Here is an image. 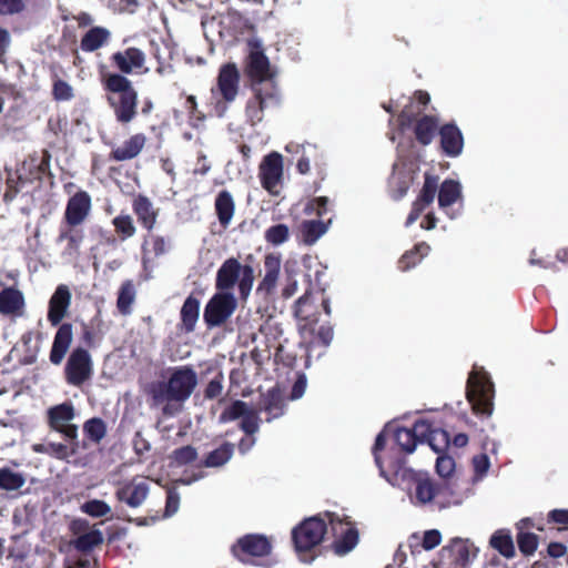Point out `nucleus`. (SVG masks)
<instances>
[{
  "instance_id": "nucleus-1",
  "label": "nucleus",
  "mask_w": 568,
  "mask_h": 568,
  "mask_svg": "<svg viewBox=\"0 0 568 568\" xmlns=\"http://www.w3.org/2000/svg\"><path fill=\"white\" fill-rule=\"evenodd\" d=\"M196 385L195 371L187 366H181L171 369L166 382L153 383L150 386V394L155 405L171 400L183 403L190 398Z\"/></svg>"
},
{
  "instance_id": "nucleus-2",
  "label": "nucleus",
  "mask_w": 568,
  "mask_h": 568,
  "mask_svg": "<svg viewBox=\"0 0 568 568\" xmlns=\"http://www.w3.org/2000/svg\"><path fill=\"white\" fill-rule=\"evenodd\" d=\"M104 88L109 92L108 102L113 108L118 121L131 122L136 114L138 93L124 75L109 73L104 77Z\"/></svg>"
},
{
  "instance_id": "nucleus-3",
  "label": "nucleus",
  "mask_w": 568,
  "mask_h": 568,
  "mask_svg": "<svg viewBox=\"0 0 568 568\" xmlns=\"http://www.w3.org/2000/svg\"><path fill=\"white\" fill-rule=\"evenodd\" d=\"M242 297L246 298L254 284V270L251 265H242L236 258L224 261L216 273V288L221 292L231 290L235 284Z\"/></svg>"
},
{
  "instance_id": "nucleus-4",
  "label": "nucleus",
  "mask_w": 568,
  "mask_h": 568,
  "mask_svg": "<svg viewBox=\"0 0 568 568\" xmlns=\"http://www.w3.org/2000/svg\"><path fill=\"white\" fill-rule=\"evenodd\" d=\"M467 398L477 414L489 416L493 412V384L485 372L474 371L469 375Z\"/></svg>"
},
{
  "instance_id": "nucleus-5",
  "label": "nucleus",
  "mask_w": 568,
  "mask_h": 568,
  "mask_svg": "<svg viewBox=\"0 0 568 568\" xmlns=\"http://www.w3.org/2000/svg\"><path fill=\"white\" fill-rule=\"evenodd\" d=\"M237 302L230 292L214 294L204 308V321L210 327L220 326L225 323L236 310Z\"/></svg>"
},
{
  "instance_id": "nucleus-6",
  "label": "nucleus",
  "mask_w": 568,
  "mask_h": 568,
  "mask_svg": "<svg viewBox=\"0 0 568 568\" xmlns=\"http://www.w3.org/2000/svg\"><path fill=\"white\" fill-rule=\"evenodd\" d=\"M326 523L320 517L304 520L293 530V539L298 552L311 550L321 544L326 532Z\"/></svg>"
},
{
  "instance_id": "nucleus-7",
  "label": "nucleus",
  "mask_w": 568,
  "mask_h": 568,
  "mask_svg": "<svg viewBox=\"0 0 568 568\" xmlns=\"http://www.w3.org/2000/svg\"><path fill=\"white\" fill-rule=\"evenodd\" d=\"M258 176L262 186L270 194L277 195L284 179L283 156L278 152L264 156L258 168Z\"/></svg>"
},
{
  "instance_id": "nucleus-8",
  "label": "nucleus",
  "mask_w": 568,
  "mask_h": 568,
  "mask_svg": "<svg viewBox=\"0 0 568 568\" xmlns=\"http://www.w3.org/2000/svg\"><path fill=\"white\" fill-rule=\"evenodd\" d=\"M241 419L240 428L246 435H254L260 429L258 412L243 400H235L220 416L223 423Z\"/></svg>"
},
{
  "instance_id": "nucleus-9",
  "label": "nucleus",
  "mask_w": 568,
  "mask_h": 568,
  "mask_svg": "<svg viewBox=\"0 0 568 568\" xmlns=\"http://www.w3.org/2000/svg\"><path fill=\"white\" fill-rule=\"evenodd\" d=\"M8 280L14 281L12 272H0V314L20 316L24 308L23 294L13 286H7Z\"/></svg>"
},
{
  "instance_id": "nucleus-10",
  "label": "nucleus",
  "mask_w": 568,
  "mask_h": 568,
  "mask_svg": "<svg viewBox=\"0 0 568 568\" xmlns=\"http://www.w3.org/2000/svg\"><path fill=\"white\" fill-rule=\"evenodd\" d=\"M271 551V542L263 535H246L232 547L233 555L241 561L247 562L251 557H263Z\"/></svg>"
},
{
  "instance_id": "nucleus-11",
  "label": "nucleus",
  "mask_w": 568,
  "mask_h": 568,
  "mask_svg": "<svg viewBox=\"0 0 568 568\" xmlns=\"http://www.w3.org/2000/svg\"><path fill=\"white\" fill-rule=\"evenodd\" d=\"M326 517L334 535L337 537L334 544L335 552L345 555L354 549L358 542V534L351 523H344L335 514H327Z\"/></svg>"
},
{
  "instance_id": "nucleus-12",
  "label": "nucleus",
  "mask_w": 568,
  "mask_h": 568,
  "mask_svg": "<svg viewBox=\"0 0 568 568\" xmlns=\"http://www.w3.org/2000/svg\"><path fill=\"white\" fill-rule=\"evenodd\" d=\"M48 415L52 428L64 434L68 438H77L78 427L72 424V420L75 417L72 404L62 403L60 405H55L48 410Z\"/></svg>"
},
{
  "instance_id": "nucleus-13",
  "label": "nucleus",
  "mask_w": 568,
  "mask_h": 568,
  "mask_svg": "<svg viewBox=\"0 0 568 568\" xmlns=\"http://www.w3.org/2000/svg\"><path fill=\"white\" fill-rule=\"evenodd\" d=\"M91 358L83 348H77L68 359L65 372L68 382L72 385H81L91 375Z\"/></svg>"
},
{
  "instance_id": "nucleus-14",
  "label": "nucleus",
  "mask_w": 568,
  "mask_h": 568,
  "mask_svg": "<svg viewBox=\"0 0 568 568\" xmlns=\"http://www.w3.org/2000/svg\"><path fill=\"white\" fill-rule=\"evenodd\" d=\"M149 491L150 487L146 480L135 477L128 483L120 484L115 496L120 501L125 503L132 508H136L144 503Z\"/></svg>"
},
{
  "instance_id": "nucleus-15",
  "label": "nucleus",
  "mask_w": 568,
  "mask_h": 568,
  "mask_svg": "<svg viewBox=\"0 0 568 568\" xmlns=\"http://www.w3.org/2000/svg\"><path fill=\"white\" fill-rule=\"evenodd\" d=\"M430 429V424L427 420L420 419L415 423L413 429L399 428L396 430L395 438L402 449L412 454L418 443L424 442Z\"/></svg>"
},
{
  "instance_id": "nucleus-16",
  "label": "nucleus",
  "mask_w": 568,
  "mask_h": 568,
  "mask_svg": "<svg viewBox=\"0 0 568 568\" xmlns=\"http://www.w3.org/2000/svg\"><path fill=\"white\" fill-rule=\"evenodd\" d=\"M72 294L70 288L61 284L57 287L49 301L48 321L58 325L67 315L71 305Z\"/></svg>"
},
{
  "instance_id": "nucleus-17",
  "label": "nucleus",
  "mask_w": 568,
  "mask_h": 568,
  "mask_svg": "<svg viewBox=\"0 0 568 568\" xmlns=\"http://www.w3.org/2000/svg\"><path fill=\"white\" fill-rule=\"evenodd\" d=\"M240 74L234 64H225L217 77V92L226 102H232L239 92Z\"/></svg>"
},
{
  "instance_id": "nucleus-18",
  "label": "nucleus",
  "mask_w": 568,
  "mask_h": 568,
  "mask_svg": "<svg viewBox=\"0 0 568 568\" xmlns=\"http://www.w3.org/2000/svg\"><path fill=\"white\" fill-rule=\"evenodd\" d=\"M91 210V197L87 192L75 193L68 202L65 209V220L70 225L81 224Z\"/></svg>"
},
{
  "instance_id": "nucleus-19",
  "label": "nucleus",
  "mask_w": 568,
  "mask_h": 568,
  "mask_svg": "<svg viewBox=\"0 0 568 568\" xmlns=\"http://www.w3.org/2000/svg\"><path fill=\"white\" fill-rule=\"evenodd\" d=\"M112 61L123 73H132L145 63V54L136 48H128L112 55Z\"/></svg>"
},
{
  "instance_id": "nucleus-20",
  "label": "nucleus",
  "mask_w": 568,
  "mask_h": 568,
  "mask_svg": "<svg viewBox=\"0 0 568 568\" xmlns=\"http://www.w3.org/2000/svg\"><path fill=\"white\" fill-rule=\"evenodd\" d=\"M265 274L258 284L257 292L266 295L274 293L281 271V258L276 255H267L264 262Z\"/></svg>"
},
{
  "instance_id": "nucleus-21",
  "label": "nucleus",
  "mask_w": 568,
  "mask_h": 568,
  "mask_svg": "<svg viewBox=\"0 0 568 568\" xmlns=\"http://www.w3.org/2000/svg\"><path fill=\"white\" fill-rule=\"evenodd\" d=\"M247 68L248 74L257 81H264L271 77L268 59L258 45L252 47Z\"/></svg>"
},
{
  "instance_id": "nucleus-22",
  "label": "nucleus",
  "mask_w": 568,
  "mask_h": 568,
  "mask_svg": "<svg viewBox=\"0 0 568 568\" xmlns=\"http://www.w3.org/2000/svg\"><path fill=\"white\" fill-rule=\"evenodd\" d=\"M439 133L442 148L447 155L456 156L462 153L464 140L458 128L448 124L443 126Z\"/></svg>"
},
{
  "instance_id": "nucleus-23",
  "label": "nucleus",
  "mask_w": 568,
  "mask_h": 568,
  "mask_svg": "<svg viewBox=\"0 0 568 568\" xmlns=\"http://www.w3.org/2000/svg\"><path fill=\"white\" fill-rule=\"evenodd\" d=\"M72 342L71 325L64 324L58 329L50 353V361L58 365L62 362Z\"/></svg>"
},
{
  "instance_id": "nucleus-24",
  "label": "nucleus",
  "mask_w": 568,
  "mask_h": 568,
  "mask_svg": "<svg viewBox=\"0 0 568 568\" xmlns=\"http://www.w3.org/2000/svg\"><path fill=\"white\" fill-rule=\"evenodd\" d=\"M412 476L415 484L414 495L410 496L413 503L419 505L430 503L436 495L432 480L425 474H413Z\"/></svg>"
},
{
  "instance_id": "nucleus-25",
  "label": "nucleus",
  "mask_w": 568,
  "mask_h": 568,
  "mask_svg": "<svg viewBox=\"0 0 568 568\" xmlns=\"http://www.w3.org/2000/svg\"><path fill=\"white\" fill-rule=\"evenodd\" d=\"M111 37L109 29L103 27H93L88 30L80 42V48L84 52H93L105 45Z\"/></svg>"
},
{
  "instance_id": "nucleus-26",
  "label": "nucleus",
  "mask_w": 568,
  "mask_h": 568,
  "mask_svg": "<svg viewBox=\"0 0 568 568\" xmlns=\"http://www.w3.org/2000/svg\"><path fill=\"white\" fill-rule=\"evenodd\" d=\"M143 134H135L125 141L122 145L112 151V155L118 161H125L135 158L145 144Z\"/></svg>"
},
{
  "instance_id": "nucleus-27",
  "label": "nucleus",
  "mask_w": 568,
  "mask_h": 568,
  "mask_svg": "<svg viewBox=\"0 0 568 568\" xmlns=\"http://www.w3.org/2000/svg\"><path fill=\"white\" fill-rule=\"evenodd\" d=\"M215 211L221 225L224 227L229 226L235 212V203L230 192L221 191L217 194L215 199Z\"/></svg>"
},
{
  "instance_id": "nucleus-28",
  "label": "nucleus",
  "mask_w": 568,
  "mask_h": 568,
  "mask_svg": "<svg viewBox=\"0 0 568 568\" xmlns=\"http://www.w3.org/2000/svg\"><path fill=\"white\" fill-rule=\"evenodd\" d=\"M327 231L328 224L318 220L303 221L300 224V234L306 245L315 244Z\"/></svg>"
},
{
  "instance_id": "nucleus-29",
  "label": "nucleus",
  "mask_w": 568,
  "mask_h": 568,
  "mask_svg": "<svg viewBox=\"0 0 568 568\" xmlns=\"http://www.w3.org/2000/svg\"><path fill=\"white\" fill-rule=\"evenodd\" d=\"M462 197V185L455 180H445L438 191V204L447 210Z\"/></svg>"
},
{
  "instance_id": "nucleus-30",
  "label": "nucleus",
  "mask_w": 568,
  "mask_h": 568,
  "mask_svg": "<svg viewBox=\"0 0 568 568\" xmlns=\"http://www.w3.org/2000/svg\"><path fill=\"white\" fill-rule=\"evenodd\" d=\"M490 546L506 558L515 555V546L509 530L499 529L490 538Z\"/></svg>"
},
{
  "instance_id": "nucleus-31",
  "label": "nucleus",
  "mask_w": 568,
  "mask_h": 568,
  "mask_svg": "<svg viewBox=\"0 0 568 568\" xmlns=\"http://www.w3.org/2000/svg\"><path fill=\"white\" fill-rule=\"evenodd\" d=\"M529 525V518H524L517 524V527L519 529V534L517 537L518 547L524 555H532L538 547L537 536L531 532L524 531V529L528 528Z\"/></svg>"
},
{
  "instance_id": "nucleus-32",
  "label": "nucleus",
  "mask_w": 568,
  "mask_h": 568,
  "mask_svg": "<svg viewBox=\"0 0 568 568\" xmlns=\"http://www.w3.org/2000/svg\"><path fill=\"white\" fill-rule=\"evenodd\" d=\"M199 316H200V302L196 298L189 296L185 300V302L181 308L182 324L187 332H191L194 329L195 324L199 320Z\"/></svg>"
},
{
  "instance_id": "nucleus-33",
  "label": "nucleus",
  "mask_w": 568,
  "mask_h": 568,
  "mask_svg": "<svg viewBox=\"0 0 568 568\" xmlns=\"http://www.w3.org/2000/svg\"><path fill=\"white\" fill-rule=\"evenodd\" d=\"M134 212L139 221L149 230L153 229L156 220V214L153 210L152 203L143 196H139L134 201Z\"/></svg>"
},
{
  "instance_id": "nucleus-34",
  "label": "nucleus",
  "mask_w": 568,
  "mask_h": 568,
  "mask_svg": "<svg viewBox=\"0 0 568 568\" xmlns=\"http://www.w3.org/2000/svg\"><path fill=\"white\" fill-rule=\"evenodd\" d=\"M437 128V122L432 116H424L420 119L416 125L415 133L417 140L427 145L432 142L434 138L435 130Z\"/></svg>"
},
{
  "instance_id": "nucleus-35",
  "label": "nucleus",
  "mask_w": 568,
  "mask_h": 568,
  "mask_svg": "<svg viewBox=\"0 0 568 568\" xmlns=\"http://www.w3.org/2000/svg\"><path fill=\"white\" fill-rule=\"evenodd\" d=\"M437 192V179L426 175L424 186L420 191L419 197L414 202L417 206L425 210L434 202Z\"/></svg>"
},
{
  "instance_id": "nucleus-36",
  "label": "nucleus",
  "mask_w": 568,
  "mask_h": 568,
  "mask_svg": "<svg viewBox=\"0 0 568 568\" xmlns=\"http://www.w3.org/2000/svg\"><path fill=\"white\" fill-rule=\"evenodd\" d=\"M135 300V290L133 284L128 281L122 284L118 296V308L123 315L131 313V306Z\"/></svg>"
},
{
  "instance_id": "nucleus-37",
  "label": "nucleus",
  "mask_w": 568,
  "mask_h": 568,
  "mask_svg": "<svg viewBox=\"0 0 568 568\" xmlns=\"http://www.w3.org/2000/svg\"><path fill=\"white\" fill-rule=\"evenodd\" d=\"M424 440H427L432 449L437 454L443 453L449 445L447 432L440 428L433 429L430 427Z\"/></svg>"
},
{
  "instance_id": "nucleus-38",
  "label": "nucleus",
  "mask_w": 568,
  "mask_h": 568,
  "mask_svg": "<svg viewBox=\"0 0 568 568\" xmlns=\"http://www.w3.org/2000/svg\"><path fill=\"white\" fill-rule=\"evenodd\" d=\"M233 455V445L224 444L217 449L211 452L205 459L207 467H220L227 463Z\"/></svg>"
},
{
  "instance_id": "nucleus-39",
  "label": "nucleus",
  "mask_w": 568,
  "mask_h": 568,
  "mask_svg": "<svg viewBox=\"0 0 568 568\" xmlns=\"http://www.w3.org/2000/svg\"><path fill=\"white\" fill-rule=\"evenodd\" d=\"M24 478L21 474L8 468L0 469V487L6 490H17L24 485Z\"/></svg>"
},
{
  "instance_id": "nucleus-40",
  "label": "nucleus",
  "mask_w": 568,
  "mask_h": 568,
  "mask_svg": "<svg viewBox=\"0 0 568 568\" xmlns=\"http://www.w3.org/2000/svg\"><path fill=\"white\" fill-rule=\"evenodd\" d=\"M264 409L270 414L267 422H271L273 418H277L283 414L284 403L278 392L272 389L267 393Z\"/></svg>"
},
{
  "instance_id": "nucleus-41",
  "label": "nucleus",
  "mask_w": 568,
  "mask_h": 568,
  "mask_svg": "<svg viewBox=\"0 0 568 568\" xmlns=\"http://www.w3.org/2000/svg\"><path fill=\"white\" fill-rule=\"evenodd\" d=\"M103 541V535L100 530L88 531L77 538L74 545L79 550H90Z\"/></svg>"
},
{
  "instance_id": "nucleus-42",
  "label": "nucleus",
  "mask_w": 568,
  "mask_h": 568,
  "mask_svg": "<svg viewBox=\"0 0 568 568\" xmlns=\"http://www.w3.org/2000/svg\"><path fill=\"white\" fill-rule=\"evenodd\" d=\"M290 236V229L285 224H276L268 227L265 232V240L277 246L285 243Z\"/></svg>"
},
{
  "instance_id": "nucleus-43",
  "label": "nucleus",
  "mask_w": 568,
  "mask_h": 568,
  "mask_svg": "<svg viewBox=\"0 0 568 568\" xmlns=\"http://www.w3.org/2000/svg\"><path fill=\"white\" fill-rule=\"evenodd\" d=\"M83 429L88 437L95 443H99L106 433L105 424L101 418H91L87 420Z\"/></svg>"
},
{
  "instance_id": "nucleus-44",
  "label": "nucleus",
  "mask_w": 568,
  "mask_h": 568,
  "mask_svg": "<svg viewBox=\"0 0 568 568\" xmlns=\"http://www.w3.org/2000/svg\"><path fill=\"white\" fill-rule=\"evenodd\" d=\"M429 246L425 243L418 244L414 251L407 252L403 255L399 264L403 270H407L415 265L423 256L427 255Z\"/></svg>"
},
{
  "instance_id": "nucleus-45",
  "label": "nucleus",
  "mask_w": 568,
  "mask_h": 568,
  "mask_svg": "<svg viewBox=\"0 0 568 568\" xmlns=\"http://www.w3.org/2000/svg\"><path fill=\"white\" fill-rule=\"evenodd\" d=\"M82 510L92 517H104L111 513V507L103 500L92 499L82 505Z\"/></svg>"
},
{
  "instance_id": "nucleus-46",
  "label": "nucleus",
  "mask_w": 568,
  "mask_h": 568,
  "mask_svg": "<svg viewBox=\"0 0 568 568\" xmlns=\"http://www.w3.org/2000/svg\"><path fill=\"white\" fill-rule=\"evenodd\" d=\"M113 225L119 234L123 239H128L134 235L135 226L130 215H119L113 219Z\"/></svg>"
},
{
  "instance_id": "nucleus-47",
  "label": "nucleus",
  "mask_w": 568,
  "mask_h": 568,
  "mask_svg": "<svg viewBox=\"0 0 568 568\" xmlns=\"http://www.w3.org/2000/svg\"><path fill=\"white\" fill-rule=\"evenodd\" d=\"M36 450L44 452L58 459H68L74 453L73 448L61 443H50L43 449L37 448Z\"/></svg>"
},
{
  "instance_id": "nucleus-48",
  "label": "nucleus",
  "mask_w": 568,
  "mask_h": 568,
  "mask_svg": "<svg viewBox=\"0 0 568 568\" xmlns=\"http://www.w3.org/2000/svg\"><path fill=\"white\" fill-rule=\"evenodd\" d=\"M52 93L58 101H69L73 98V88L63 80H55L52 88Z\"/></svg>"
},
{
  "instance_id": "nucleus-49",
  "label": "nucleus",
  "mask_w": 568,
  "mask_h": 568,
  "mask_svg": "<svg viewBox=\"0 0 568 568\" xmlns=\"http://www.w3.org/2000/svg\"><path fill=\"white\" fill-rule=\"evenodd\" d=\"M196 457L197 453L195 448L191 446L182 447L173 453V460L179 466L192 463L196 459Z\"/></svg>"
},
{
  "instance_id": "nucleus-50",
  "label": "nucleus",
  "mask_w": 568,
  "mask_h": 568,
  "mask_svg": "<svg viewBox=\"0 0 568 568\" xmlns=\"http://www.w3.org/2000/svg\"><path fill=\"white\" fill-rule=\"evenodd\" d=\"M453 547L457 552L458 558L464 562L468 561L470 557H475L476 555L475 549L466 540L457 538L453 541Z\"/></svg>"
},
{
  "instance_id": "nucleus-51",
  "label": "nucleus",
  "mask_w": 568,
  "mask_h": 568,
  "mask_svg": "<svg viewBox=\"0 0 568 568\" xmlns=\"http://www.w3.org/2000/svg\"><path fill=\"white\" fill-rule=\"evenodd\" d=\"M455 470V462L452 457L443 455L437 458L436 471L440 477H449Z\"/></svg>"
},
{
  "instance_id": "nucleus-52",
  "label": "nucleus",
  "mask_w": 568,
  "mask_h": 568,
  "mask_svg": "<svg viewBox=\"0 0 568 568\" xmlns=\"http://www.w3.org/2000/svg\"><path fill=\"white\" fill-rule=\"evenodd\" d=\"M442 542V534L437 529H430L424 532L422 546L425 550H432Z\"/></svg>"
},
{
  "instance_id": "nucleus-53",
  "label": "nucleus",
  "mask_w": 568,
  "mask_h": 568,
  "mask_svg": "<svg viewBox=\"0 0 568 568\" xmlns=\"http://www.w3.org/2000/svg\"><path fill=\"white\" fill-rule=\"evenodd\" d=\"M24 8L23 0H0V14H13Z\"/></svg>"
},
{
  "instance_id": "nucleus-54",
  "label": "nucleus",
  "mask_w": 568,
  "mask_h": 568,
  "mask_svg": "<svg viewBox=\"0 0 568 568\" xmlns=\"http://www.w3.org/2000/svg\"><path fill=\"white\" fill-rule=\"evenodd\" d=\"M297 290H298V283H297L295 275L293 274V272H291L288 268H286V282L282 290L283 297H285V298L292 297L293 295L296 294Z\"/></svg>"
},
{
  "instance_id": "nucleus-55",
  "label": "nucleus",
  "mask_w": 568,
  "mask_h": 568,
  "mask_svg": "<svg viewBox=\"0 0 568 568\" xmlns=\"http://www.w3.org/2000/svg\"><path fill=\"white\" fill-rule=\"evenodd\" d=\"M384 446H385V432H382L376 437V442H375V446H374L375 463L378 466L382 476L385 475V469H384L385 463L379 455V450H382L384 448Z\"/></svg>"
},
{
  "instance_id": "nucleus-56",
  "label": "nucleus",
  "mask_w": 568,
  "mask_h": 568,
  "mask_svg": "<svg viewBox=\"0 0 568 568\" xmlns=\"http://www.w3.org/2000/svg\"><path fill=\"white\" fill-rule=\"evenodd\" d=\"M473 464H474L475 473L479 477H483L484 475H486L489 469V466H490L488 456L484 455V454L475 456L473 459Z\"/></svg>"
},
{
  "instance_id": "nucleus-57",
  "label": "nucleus",
  "mask_w": 568,
  "mask_h": 568,
  "mask_svg": "<svg viewBox=\"0 0 568 568\" xmlns=\"http://www.w3.org/2000/svg\"><path fill=\"white\" fill-rule=\"evenodd\" d=\"M180 506V496L174 490H169L165 506V516L170 517L174 515Z\"/></svg>"
},
{
  "instance_id": "nucleus-58",
  "label": "nucleus",
  "mask_w": 568,
  "mask_h": 568,
  "mask_svg": "<svg viewBox=\"0 0 568 568\" xmlns=\"http://www.w3.org/2000/svg\"><path fill=\"white\" fill-rule=\"evenodd\" d=\"M327 202V197H317L307 204L306 212H315L318 216H321L326 212Z\"/></svg>"
},
{
  "instance_id": "nucleus-59",
  "label": "nucleus",
  "mask_w": 568,
  "mask_h": 568,
  "mask_svg": "<svg viewBox=\"0 0 568 568\" xmlns=\"http://www.w3.org/2000/svg\"><path fill=\"white\" fill-rule=\"evenodd\" d=\"M153 246V251L156 255L163 254L165 252V242L162 237H151L150 240H146L143 250L145 252V255L148 254V246Z\"/></svg>"
},
{
  "instance_id": "nucleus-60",
  "label": "nucleus",
  "mask_w": 568,
  "mask_h": 568,
  "mask_svg": "<svg viewBox=\"0 0 568 568\" xmlns=\"http://www.w3.org/2000/svg\"><path fill=\"white\" fill-rule=\"evenodd\" d=\"M11 37L6 29L0 28V60L10 47Z\"/></svg>"
},
{
  "instance_id": "nucleus-61",
  "label": "nucleus",
  "mask_w": 568,
  "mask_h": 568,
  "mask_svg": "<svg viewBox=\"0 0 568 568\" xmlns=\"http://www.w3.org/2000/svg\"><path fill=\"white\" fill-rule=\"evenodd\" d=\"M305 389H306V379L304 377H300L294 386H293V389H292V398L293 399H298L301 398L304 393H305Z\"/></svg>"
},
{
  "instance_id": "nucleus-62",
  "label": "nucleus",
  "mask_w": 568,
  "mask_h": 568,
  "mask_svg": "<svg viewBox=\"0 0 568 568\" xmlns=\"http://www.w3.org/2000/svg\"><path fill=\"white\" fill-rule=\"evenodd\" d=\"M222 392V385L220 382L211 381L206 387L205 395L209 398H214L219 396Z\"/></svg>"
},
{
  "instance_id": "nucleus-63",
  "label": "nucleus",
  "mask_w": 568,
  "mask_h": 568,
  "mask_svg": "<svg viewBox=\"0 0 568 568\" xmlns=\"http://www.w3.org/2000/svg\"><path fill=\"white\" fill-rule=\"evenodd\" d=\"M75 20L78 21L79 27H89L92 26L94 22L93 17L87 12L79 13L75 17Z\"/></svg>"
},
{
  "instance_id": "nucleus-64",
  "label": "nucleus",
  "mask_w": 568,
  "mask_h": 568,
  "mask_svg": "<svg viewBox=\"0 0 568 568\" xmlns=\"http://www.w3.org/2000/svg\"><path fill=\"white\" fill-rule=\"evenodd\" d=\"M550 516L556 523L568 524V510H552Z\"/></svg>"
}]
</instances>
